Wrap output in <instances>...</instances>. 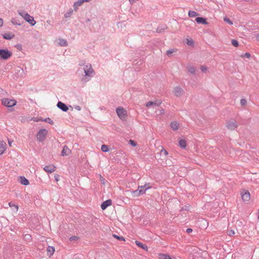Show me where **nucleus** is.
I'll return each instance as SVG.
<instances>
[{
  "label": "nucleus",
  "instance_id": "f257e3e1",
  "mask_svg": "<svg viewBox=\"0 0 259 259\" xmlns=\"http://www.w3.org/2000/svg\"><path fill=\"white\" fill-rule=\"evenodd\" d=\"M18 13L31 26H34L36 24V21L33 17L31 16L28 13L23 10L18 11Z\"/></svg>",
  "mask_w": 259,
  "mask_h": 259
},
{
  "label": "nucleus",
  "instance_id": "f03ea898",
  "mask_svg": "<svg viewBox=\"0 0 259 259\" xmlns=\"http://www.w3.org/2000/svg\"><path fill=\"white\" fill-rule=\"evenodd\" d=\"M89 69L84 71L85 75L82 78L81 81L84 83H85L89 81L91 79V77L93 76L92 74H94L95 72L94 69L92 68L91 65H89Z\"/></svg>",
  "mask_w": 259,
  "mask_h": 259
},
{
  "label": "nucleus",
  "instance_id": "7ed1b4c3",
  "mask_svg": "<svg viewBox=\"0 0 259 259\" xmlns=\"http://www.w3.org/2000/svg\"><path fill=\"white\" fill-rule=\"evenodd\" d=\"M12 56V53L8 49H0V60H7Z\"/></svg>",
  "mask_w": 259,
  "mask_h": 259
},
{
  "label": "nucleus",
  "instance_id": "20e7f679",
  "mask_svg": "<svg viewBox=\"0 0 259 259\" xmlns=\"http://www.w3.org/2000/svg\"><path fill=\"white\" fill-rule=\"evenodd\" d=\"M48 134V131L46 129L40 130L36 134L37 140L39 142H43L46 138Z\"/></svg>",
  "mask_w": 259,
  "mask_h": 259
},
{
  "label": "nucleus",
  "instance_id": "39448f33",
  "mask_svg": "<svg viewBox=\"0 0 259 259\" xmlns=\"http://www.w3.org/2000/svg\"><path fill=\"white\" fill-rule=\"evenodd\" d=\"M116 113L118 117L122 120H124L127 117V111L123 108L118 107L116 109Z\"/></svg>",
  "mask_w": 259,
  "mask_h": 259
},
{
  "label": "nucleus",
  "instance_id": "423d86ee",
  "mask_svg": "<svg viewBox=\"0 0 259 259\" xmlns=\"http://www.w3.org/2000/svg\"><path fill=\"white\" fill-rule=\"evenodd\" d=\"M2 104L8 107H12L14 106L17 101L14 99H10L8 98H4L2 100Z\"/></svg>",
  "mask_w": 259,
  "mask_h": 259
},
{
  "label": "nucleus",
  "instance_id": "0eeeda50",
  "mask_svg": "<svg viewBox=\"0 0 259 259\" xmlns=\"http://www.w3.org/2000/svg\"><path fill=\"white\" fill-rule=\"evenodd\" d=\"M226 126L229 130L233 131L237 128L238 124L235 120H228L226 121Z\"/></svg>",
  "mask_w": 259,
  "mask_h": 259
},
{
  "label": "nucleus",
  "instance_id": "6e6552de",
  "mask_svg": "<svg viewBox=\"0 0 259 259\" xmlns=\"http://www.w3.org/2000/svg\"><path fill=\"white\" fill-rule=\"evenodd\" d=\"M241 197L244 201H248L250 198V193L246 190H242L241 192Z\"/></svg>",
  "mask_w": 259,
  "mask_h": 259
},
{
  "label": "nucleus",
  "instance_id": "1a4fd4ad",
  "mask_svg": "<svg viewBox=\"0 0 259 259\" xmlns=\"http://www.w3.org/2000/svg\"><path fill=\"white\" fill-rule=\"evenodd\" d=\"M151 187H148L144 190L143 189H139V188L135 191L132 192V194L134 197H138L140 195L143 194L145 193L146 191L149 189H150Z\"/></svg>",
  "mask_w": 259,
  "mask_h": 259
},
{
  "label": "nucleus",
  "instance_id": "9d476101",
  "mask_svg": "<svg viewBox=\"0 0 259 259\" xmlns=\"http://www.w3.org/2000/svg\"><path fill=\"white\" fill-rule=\"evenodd\" d=\"M183 89L179 86H177L174 89V94L176 97H180L184 94Z\"/></svg>",
  "mask_w": 259,
  "mask_h": 259
},
{
  "label": "nucleus",
  "instance_id": "9b49d317",
  "mask_svg": "<svg viewBox=\"0 0 259 259\" xmlns=\"http://www.w3.org/2000/svg\"><path fill=\"white\" fill-rule=\"evenodd\" d=\"M56 169V167L53 164L48 165L44 167V170L49 173H52L55 171Z\"/></svg>",
  "mask_w": 259,
  "mask_h": 259
},
{
  "label": "nucleus",
  "instance_id": "f8f14e48",
  "mask_svg": "<svg viewBox=\"0 0 259 259\" xmlns=\"http://www.w3.org/2000/svg\"><path fill=\"white\" fill-rule=\"evenodd\" d=\"M57 106L58 108L64 112H67L68 110V106L65 103L61 101H59L58 102Z\"/></svg>",
  "mask_w": 259,
  "mask_h": 259
},
{
  "label": "nucleus",
  "instance_id": "ddd939ff",
  "mask_svg": "<svg viewBox=\"0 0 259 259\" xmlns=\"http://www.w3.org/2000/svg\"><path fill=\"white\" fill-rule=\"evenodd\" d=\"M162 103V101L160 100H157L154 101H149L146 103V107H149L151 105H155L159 106H160Z\"/></svg>",
  "mask_w": 259,
  "mask_h": 259
},
{
  "label": "nucleus",
  "instance_id": "4468645a",
  "mask_svg": "<svg viewBox=\"0 0 259 259\" xmlns=\"http://www.w3.org/2000/svg\"><path fill=\"white\" fill-rule=\"evenodd\" d=\"M112 204V200L111 199H108L105 201H104L101 205V208L103 210H105L106 209L108 206H110Z\"/></svg>",
  "mask_w": 259,
  "mask_h": 259
},
{
  "label": "nucleus",
  "instance_id": "2eb2a0df",
  "mask_svg": "<svg viewBox=\"0 0 259 259\" xmlns=\"http://www.w3.org/2000/svg\"><path fill=\"white\" fill-rule=\"evenodd\" d=\"M71 153V150L69 149L68 147L65 145L62 149L61 155L63 156L68 155Z\"/></svg>",
  "mask_w": 259,
  "mask_h": 259
},
{
  "label": "nucleus",
  "instance_id": "dca6fc26",
  "mask_svg": "<svg viewBox=\"0 0 259 259\" xmlns=\"http://www.w3.org/2000/svg\"><path fill=\"white\" fill-rule=\"evenodd\" d=\"M195 21L198 24H208L206 19L203 17H198L196 18Z\"/></svg>",
  "mask_w": 259,
  "mask_h": 259
},
{
  "label": "nucleus",
  "instance_id": "f3484780",
  "mask_svg": "<svg viewBox=\"0 0 259 259\" xmlns=\"http://www.w3.org/2000/svg\"><path fill=\"white\" fill-rule=\"evenodd\" d=\"M19 181L22 185L25 186H27L29 184L28 180L24 177H20L19 178Z\"/></svg>",
  "mask_w": 259,
  "mask_h": 259
},
{
  "label": "nucleus",
  "instance_id": "a211bd4d",
  "mask_svg": "<svg viewBox=\"0 0 259 259\" xmlns=\"http://www.w3.org/2000/svg\"><path fill=\"white\" fill-rule=\"evenodd\" d=\"M135 243L138 247L142 248L143 249H144L145 250H146V251L148 250V248L146 244H143L142 242L138 241H136Z\"/></svg>",
  "mask_w": 259,
  "mask_h": 259
},
{
  "label": "nucleus",
  "instance_id": "6ab92c4d",
  "mask_svg": "<svg viewBox=\"0 0 259 259\" xmlns=\"http://www.w3.org/2000/svg\"><path fill=\"white\" fill-rule=\"evenodd\" d=\"M6 144L3 141L0 142V155L4 153L6 150Z\"/></svg>",
  "mask_w": 259,
  "mask_h": 259
},
{
  "label": "nucleus",
  "instance_id": "aec40b11",
  "mask_svg": "<svg viewBox=\"0 0 259 259\" xmlns=\"http://www.w3.org/2000/svg\"><path fill=\"white\" fill-rule=\"evenodd\" d=\"M170 127L174 130H178L179 128V124L177 121H172L170 123Z\"/></svg>",
  "mask_w": 259,
  "mask_h": 259
},
{
  "label": "nucleus",
  "instance_id": "412c9836",
  "mask_svg": "<svg viewBox=\"0 0 259 259\" xmlns=\"http://www.w3.org/2000/svg\"><path fill=\"white\" fill-rule=\"evenodd\" d=\"M14 36H15V35L14 34H12L10 33H5L4 34H3V37L5 39H8V40L11 39L13 38H14Z\"/></svg>",
  "mask_w": 259,
  "mask_h": 259
},
{
  "label": "nucleus",
  "instance_id": "4be33fe9",
  "mask_svg": "<svg viewBox=\"0 0 259 259\" xmlns=\"http://www.w3.org/2000/svg\"><path fill=\"white\" fill-rule=\"evenodd\" d=\"M179 145L180 147L182 148H185L187 146L186 141L185 140L181 139L179 141Z\"/></svg>",
  "mask_w": 259,
  "mask_h": 259
},
{
  "label": "nucleus",
  "instance_id": "5701e85b",
  "mask_svg": "<svg viewBox=\"0 0 259 259\" xmlns=\"http://www.w3.org/2000/svg\"><path fill=\"white\" fill-rule=\"evenodd\" d=\"M59 44L60 46L66 47L68 45V42L66 39L61 38L59 39Z\"/></svg>",
  "mask_w": 259,
  "mask_h": 259
},
{
  "label": "nucleus",
  "instance_id": "b1692460",
  "mask_svg": "<svg viewBox=\"0 0 259 259\" xmlns=\"http://www.w3.org/2000/svg\"><path fill=\"white\" fill-rule=\"evenodd\" d=\"M11 23L14 25H21V23L20 21L18 20L16 18H13L11 20Z\"/></svg>",
  "mask_w": 259,
  "mask_h": 259
},
{
  "label": "nucleus",
  "instance_id": "393cba45",
  "mask_svg": "<svg viewBox=\"0 0 259 259\" xmlns=\"http://www.w3.org/2000/svg\"><path fill=\"white\" fill-rule=\"evenodd\" d=\"M187 69L188 71L191 73L195 74L196 70L194 66L191 65L188 66L187 67Z\"/></svg>",
  "mask_w": 259,
  "mask_h": 259
},
{
  "label": "nucleus",
  "instance_id": "a878e982",
  "mask_svg": "<svg viewBox=\"0 0 259 259\" xmlns=\"http://www.w3.org/2000/svg\"><path fill=\"white\" fill-rule=\"evenodd\" d=\"M158 257L159 259H171L169 255L166 254H159Z\"/></svg>",
  "mask_w": 259,
  "mask_h": 259
},
{
  "label": "nucleus",
  "instance_id": "bb28decb",
  "mask_svg": "<svg viewBox=\"0 0 259 259\" xmlns=\"http://www.w3.org/2000/svg\"><path fill=\"white\" fill-rule=\"evenodd\" d=\"M188 15L190 17H195L198 16L199 14L194 11H189L188 12Z\"/></svg>",
  "mask_w": 259,
  "mask_h": 259
},
{
  "label": "nucleus",
  "instance_id": "cd10ccee",
  "mask_svg": "<svg viewBox=\"0 0 259 259\" xmlns=\"http://www.w3.org/2000/svg\"><path fill=\"white\" fill-rule=\"evenodd\" d=\"M101 150L104 152H107L109 151V149L108 147L106 145H102L101 146Z\"/></svg>",
  "mask_w": 259,
  "mask_h": 259
},
{
  "label": "nucleus",
  "instance_id": "c85d7f7f",
  "mask_svg": "<svg viewBox=\"0 0 259 259\" xmlns=\"http://www.w3.org/2000/svg\"><path fill=\"white\" fill-rule=\"evenodd\" d=\"M47 251L48 252L50 253V255H53L55 251V248L54 247L49 246L47 248Z\"/></svg>",
  "mask_w": 259,
  "mask_h": 259
},
{
  "label": "nucleus",
  "instance_id": "c756f323",
  "mask_svg": "<svg viewBox=\"0 0 259 259\" xmlns=\"http://www.w3.org/2000/svg\"><path fill=\"white\" fill-rule=\"evenodd\" d=\"M42 121H45L47 123H50V124L53 125L54 124V121L49 117L46 118L44 119L41 120Z\"/></svg>",
  "mask_w": 259,
  "mask_h": 259
},
{
  "label": "nucleus",
  "instance_id": "7c9ffc66",
  "mask_svg": "<svg viewBox=\"0 0 259 259\" xmlns=\"http://www.w3.org/2000/svg\"><path fill=\"white\" fill-rule=\"evenodd\" d=\"M73 14V10L71 9L69 12L66 13L64 14V17L65 18H68L70 17L72 14Z\"/></svg>",
  "mask_w": 259,
  "mask_h": 259
},
{
  "label": "nucleus",
  "instance_id": "2f4dec72",
  "mask_svg": "<svg viewBox=\"0 0 259 259\" xmlns=\"http://www.w3.org/2000/svg\"><path fill=\"white\" fill-rule=\"evenodd\" d=\"M84 3L83 0H78L74 4V6H80Z\"/></svg>",
  "mask_w": 259,
  "mask_h": 259
},
{
  "label": "nucleus",
  "instance_id": "473e14b6",
  "mask_svg": "<svg viewBox=\"0 0 259 259\" xmlns=\"http://www.w3.org/2000/svg\"><path fill=\"white\" fill-rule=\"evenodd\" d=\"M113 237L114 238L117 239L118 240H121V241H125L124 238L122 236H119L116 234H114V235H113Z\"/></svg>",
  "mask_w": 259,
  "mask_h": 259
},
{
  "label": "nucleus",
  "instance_id": "72a5a7b5",
  "mask_svg": "<svg viewBox=\"0 0 259 259\" xmlns=\"http://www.w3.org/2000/svg\"><path fill=\"white\" fill-rule=\"evenodd\" d=\"M176 52V49H169L166 51V55L169 56L170 54Z\"/></svg>",
  "mask_w": 259,
  "mask_h": 259
},
{
  "label": "nucleus",
  "instance_id": "f704fd0d",
  "mask_svg": "<svg viewBox=\"0 0 259 259\" xmlns=\"http://www.w3.org/2000/svg\"><path fill=\"white\" fill-rule=\"evenodd\" d=\"M224 21L225 22H226V23H229L230 25L233 24L232 21L230 19H229L228 18H227L226 17L224 18Z\"/></svg>",
  "mask_w": 259,
  "mask_h": 259
},
{
  "label": "nucleus",
  "instance_id": "c9c22d12",
  "mask_svg": "<svg viewBox=\"0 0 259 259\" xmlns=\"http://www.w3.org/2000/svg\"><path fill=\"white\" fill-rule=\"evenodd\" d=\"M9 205L10 206V207H14L15 208H16V210L17 211L18 209V206L17 205H15L12 202H10L9 203Z\"/></svg>",
  "mask_w": 259,
  "mask_h": 259
},
{
  "label": "nucleus",
  "instance_id": "e433bc0d",
  "mask_svg": "<svg viewBox=\"0 0 259 259\" xmlns=\"http://www.w3.org/2000/svg\"><path fill=\"white\" fill-rule=\"evenodd\" d=\"M232 44L234 46V47H238L239 46V43L238 42V41L236 39H232Z\"/></svg>",
  "mask_w": 259,
  "mask_h": 259
},
{
  "label": "nucleus",
  "instance_id": "4c0bfd02",
  "mask_svg": "<svg viewBox=\"0 0 259 259\" xmlns=\"http://www.w3.org/2000/svg\"><path fill=\"white\" fill-rule=\"evenodd\" d=\"M129 143L133 146L134 147H135L137 146V144L136 143V142H135V141L134 140H130L129 141Z\"/></svg>",
  "mask_w": 259,
  "mask_h": 259
},
{
  "label": "nucleus",
  "instance_id": "58836bf2",
  "mask_svg": "<svg viewBox=\"0 0 259 259\" xmlns=\"http://www.w3.org/2000/svg\"><path fill=\"white\" fill-rule=\"evenodd\" d=\"M200 69L202 72H205L207 70L208 68L205 66H201Z\"/></svg>",
  "mask_w": 259,
  "mask_h": 259
},
{
  "label": "nucleus",
  "instance_id": "ea45409f",
  "mask_svg": "<svg viewBox=\"0 0 259 259\" xmlns=\"http://www.w3.org/2000/svg\"><path fill=\"white\" fill-rule=\"evenodd\" d=\"M160 153L161 154L163 153L165 156H166L168 154V152L163 148H162V149L161 150Z\"/></svg>",
  "mask_w": 259,
  "mask_h": 259
},
{
  "label": "nucleus",
  "instance_id": "a19ab883",
  "mask_svg": "<svg viewBox=\"0 0 259 259\" xmlns=\"http://www.w3.org/2000/svg\"><path fill=\"white\" fill-rule=\"evenodd\" d=\"M240 104L243 105V106H244L245 105H246L247 104V101L245 99H241L240 100Z\"/></svg>",
  "mask_w": 259,
  "mask_h": 259
},
{
  "label": "nucleus",
  "instance_id": "79ce46f5",
  "mask_svg": "<svg viewBox=\"0 0 259 259\" xmlns=\"http://www.w3.org/2000/svg\"><path fill=\"white\" fill-rule=\"evenodd\" d=\"M241 57L249 58L250 57V54L249 53H245L244 54L242 55Z\"/></svg>",
  "mask_w": 259,
  "mask_h": 259
},
{
  "label": "nucleus",
  "instance_id": "37998d69",
  "mask_svg": "<svg viewBox=\"0 0 259 259\" xmlns=\"http://www.w3.org/2000/svg\"><path fill=\"white\" fill-rule=\"evenodd\" d=\"M194 44V41L192 39H191V40H187V44L189 46H192Z\"/></svg>",
  "mask_w": 259,
  "mask_h": 259
},
{
  "label": "nucleus",
  "instance_id": "c03bdc74",
  "mask_svg": "<svg viewBox=\"0 0 259 259\" xmlns=\"http://www.w3.org/2000/svg\"><path fill=\"white\" fill-rule=\"evenodd\" d=\"M148 184H146L143 186H139L138 188H139V189H143V190H144L146 188H147V187H148V186H147Z\"/></svg>",
  "mask_w": 259,
  "mask_h": 259
},
{
  "label": "nucleus",
  "instance_id": "a18cd8bd",
  "mask_svg": "<svg viewBox=\"0 0 259 259\" xmlns=\"http://www.w3.org/2000/svg\"><path fill=\"white\" fill-rule=\"evenodd\" d=\"M78 239V237L77 236H73L72 237H71L70 238V240L71 241H72V240H76Z\"/></svg>",
  "mask_w": 259,
  "mask_h": 259
},
{
  "label": "nucleus",
  "instance_id": "49530a36",
  "mask_svg": "<svg viewBox=\"0 0 259 259\" xmlns=\"http://www.w3.org/2000/svg\"><path fill=\"white\" fill-rule=\"evenodd\" d=\"M89 65H91V64L88 63V64H87V65H85L84 66V68H83V70H84V71L87 70H87H90V69H89V68H90V67H89Z\"/></svg>",
  "mask_w": 259,
  "mask_h": 259
},
{
  "label": "nucleus",
  "instance_id": "de8ad7c7",
  "mask_svg": "<svg viewBox=\"0 0 259 259\" xmlns=\"http://www.w3.org/2000/svg\"><path fill=\"white\" fill-rule=\"evenodd\" d=\"M235 234V232L233 230H231L228 231V235L230 236H232Z\"/></svg>",
  "mask_w": 259,
  "mask_h": 259
},
{
  "label": "nucleus",
  "instance_id": "09e8293b",
  "mask_svg": "<svg viewBox=\"0 0 259 259\" xmlns=\"http://www.w3.org/2000/svg\"><path fill=\"white\" fill-rule=\"evenodd\" d=\"M131 4H134L137 1H140V0H128Z\"/></svg>",
  "mask_w": 259,
  "mask_h": 259
},
{
  "label": "nucleus",
  "instance_id": "8fccbe9b",
  "mask_svg": "<svg viewBox=\"0 0 259 259\" xmlns=\"http://www.w3.org/2000/svg\"><path fill=\"white\" fill-rule=\"evenodd\" d=\"M74 108L77 110L78 111H80L81 110V107L79 106H75Z\"/></svg>",
  "mask_w": 259,
  "mask_h": 259
},
{
  "label": "nucleus",
  "instance_id": "3c124183",
  "mask_svg": "<svg viewBox=\"0 0 259 259\" xmlns=\"http://www.w3.org/2000/svg\"><path fill=\"white\" fill-rule=\"evenodd\" d=\"M192 232V229H191V228H188L186 230V232L188 233H191Z\"/></svg>",
  "mask_w": 259,
  "mask_h": 259
},
{
  "label": "nucleus",
  "instance_id": "603ef678",
  "mask_svg": "<svg viewBox=\"0 0 259 259\" xmlns=\"http://www.w3.org/2000/svg\"><path fill=\"white\" fill-rule=\"evenodd\" d=\"M164 113H165V110L164 109H161L160 110V114H164Z\"/></svg>",
  "mask_w": 259,
  "mask_h": 259
},
{
  "label": "nucleus",
  "instance_id": "864d4df0",
  "mask_svg": "<svg viewBox=\"0 0 259 259\" xmlns=\"http://www.w3.org/2000/svg\"><path fill=\"white\" fill-rule=\"evenodd\" d=\"M3 20L2 18H0V27L3 25Z\"/></svg>",
  "mask_w": 259,
  "mask_h": 259
},
{
  "label": "nucleus",
  "instance_id": "5fc2aeb1",
  "mask_svg": "<svg viewBox=\"0 0 259 259\" xmlns=\"http://www.w3.org/2000/svg\"><path fill=\"white\" fill-rule=\"evenodd\" d=\"M55 179L56 181H59V175H55Z\"/></svg>",
  "mask_w": 259,
  "mask_h": 259
},
{
  "label": "nucleus",
  "instance_id": "6e6d98bb",
  "mask_svg": "<svg viewBox=\"0 0 259 259\" xmlns=\"http://www.w3.org/2000/svg\"><path fill=\"white\" fill-rule=\"evenodd\" d=\"M16 47H17V48L18 49H19V50H20V49H21V48H22L21 46L20 45H17L16 46Z\"/></svg>",
  "mask_w": 259,
  "mask_h": 259
},
{
  "label": "nucleus",
  "instance_id": "4d7b16f0",
  "mask_svg": "<svg viewBox=\"0 0 259 259\" xmlns=\"http://www.w3.org/2000/svg\"><path fill=\"white\" fill-rule=\"evenodd\" d=\"M25 237H26L27 239H29L31 236L29 235H25Z\"/></svg>",
  "mask_w": 259,
  "mask_h": 259
},
{
  "label": "nucleus",
  "instance_id": "13d9d810",
  "mask_svg": "<svg viewBox=\"0 0 259 259\" xmlns=\"http://www.w3.org/2000/svg\"><path fill=\"white\" fill-rule=\"evenodd\" d=\"M101 180L102 181H103V183H104V179L103 177H101Z\"/></svg>",
  "mask_w": 259,
  "mask_h": 259
},
{
  "label": "nucleus",
  "instance_id": "bf43d9fd",
  "mask_svg": "<svg viewBox=\"0 0 259 259\" xmlns=\"http://www.w3.org/2000/svg\"><path fill=\"white\" fill-rule=\"evenodd\" d=\"M8 143H9V145H10V146H11L12 142H10V141L9 140Z\"/></svg>",
  "mask_w": 259,
  "mask_h": 259
},
{
  "label": "nucleus",
  "instance_id": "052dcab7",
  "mask_svg": "<svg viewBox=\"0 0 259 259\" xmlns=\"http://www.w3.org/2000/svg\"><path fill=\"white\" fill-rule=\"evenodd\" d=\"M257 39L259 40V34L257 35L256 36Z\"/></svg>",
  "mask_w": 259,
  "mask_h": 259
},
{
  "label": "nucleus",
  "instance_id": "680f3d73",
  "mask_svg": "<svg viewBox=\"0 0 259 259\" xmlns=\"http://www.w3.org/2000/svg\"><path fill=\"white\" fill-rule=\"evenodd\" d=\"M90 19H86V22H90Z\"/></svg>",
  "mask_w": 259,
  "mask_h": 259
},
{
  "label": "nucleus",
  "instance_id": "e2e57ef3",
  "mask_svg": "<svg viewBox=\"0 0 259 259\" xmlns=\"http://www.w3.org/2000/svg\"><path fill=\"white\" fill-rule=\"evenodd\" d=\"M156 31L158 32H160V31L159 30L158 28L157 29Z\"/></svg>",
  "mask_w": 259,
  "mask_h": 259
},
{
  "label": "nucleus",
  "instance_id": "0e129e2a",
  "mask_svg": "<svg viewBox=\"0 0 259 259\" xmlns=\"http://www.w3.org/2000/svg\"><path fill=\"white\" fill-rule=\"evenodd\" d=\"M188 208H187V207H186V209H185V210H188Z\"/></svg>",
  "mask_w": 259,
  "mask_h": 259
},
{
  "label": "nucleus",
  "instance_id": "69168bd1",
  "mask_svg": "<svg viewBox=\"0 0 259 259\" xmlns=\"http://www.w3.org/2000/svg\"><path fill=\"white\" fill-rule=\"evenodd\" d=\"M188 208H187V207H186V209H185V210H188Z\"/></svg>",
  "mask_w": 259,
  "mask_h": 259
}]
</instances>
